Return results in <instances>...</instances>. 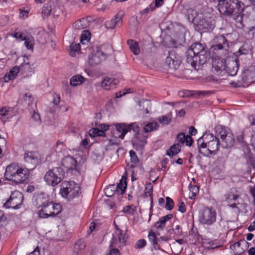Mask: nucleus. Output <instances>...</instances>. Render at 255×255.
<instances>
[{
	"label": "nucleus",
	"instance_id": "18",
	"mask_svg": "<svg viewBox=\"0 0 255 255\" xmlns=\"http://www.w3.org/2000/svg\"><path fill=\"white\" fill-rule=\"evenodd\" d=\"M198 26L205 31H211L215 27V20L212 17H204L199 20Z\"/></svg>",
	"mask_w": 255,
	"mask_h": 255
},
{
	"label": "nucleus",
	"instance_id": "11",
	"mask_svg": "<svg viewBox=\"0 0 255 255\" xmlns=\"http://www.w3.org/2000/svg\"><path fill=\"white\" fill-rule=\"evenodd\" d=\"M181 63L180 57L174 50L168 52V56L166 57L165 63L168 67L172 69H177Z\"/></svg>",
	"mask_w": 255,
	"mask_h": 255
},
{
	"label": "nucleus",
	"instance_id": "43",
	"mask_svg": "<svg viewBox=\"0 0 255 255\" xmlns=\"http://www.w3.org/2000/svg\"><path fill=\"white\" fill-rule=\"evenodd\" d=\"M187 138V139L191 140V136L188 135H186L183 132H180L177 135V139H178V141L181 143H184L185 141H186Z\"/></svg>",
	"mask_w": 255,
	"mask_h": 255
},
{
	"label": "nucleus",
	"instance_id": "51",
	"mask_svg": "<svg viewBox=\"0 0 255 255\" xmlns=\"http://www.w3.org/2000/svg\"><path fill=\"white\" fill-rule=\"evenodd\" d=\"M236 142L239 143L241 145L244 146L245 142L244 139L243 133H240L237 136Z\"/></svg>",
	"mask_w": 255,
	"mask_h": 255
},
{
	"label": "nucleus",
	"instance_id": "31",
	"mask_svg": "<svg viewBox=\"0 0 255 255\" xmlns=\"http://www.w3.org/2000/svg\"><path fill=\"white\" fill-rule=\"evenodd\" d=\"M134 141L133 144L135 143H141L143 144H145L146 143V140L147 138V135H145L143 132L139 131L136 134H134Z\"/></svg>",
	"mask_w": 255,
	"mask_h": 255
},
{
	"label": "nucleus",
	"instance_id": "42",
	"mask_svg": "<svg viewBox=\"0 0 255 255\" xmlns=\"http://www.w3.org/2000/svg\"><path fill=\"white\" fill-rule=\"evenodd\" d=\"M23 100L25 102V104H27L28 106H30L31 104L33 103L34 98L31 94L26 93L23 96Z\"/></svg>",
	"mask_w": 255,
	"mask_h": 255
},
{
	"label": "nucleus",
	"instance_id": "48",
	"mask_svg": "<svg viewBox=\"0 0 255 255\" xmlns=\"http://www.w3.org/2000/svg\"><path fill=\"white\" fill-rule=\"evenodd\" d=\"M168 232L170 234H171V232H174V234L178 237L181 236L182 235V230L179 225H177L176 226L175 230L172 229V230H168Z\"/></svg>",
	"mask_w": 255,
	"mask_h": 255
},
{
	"label": "nucleus",
	"instance_id": "29",
	"mask_svg": "<svg viewBox=\"0 0 255 255\" xmlns=\"http://www.w3.org/2000/svg\"><path fill=\"white\" fill-rule=\"evenodd\" d=\"M180 147L181 146L179 143H175L167 150L166 154L170 158H172L180 151Z\"/></svg>",
	"mask_w": 255,
	"mask_h": 255
},
{
	"label": "nucleus",
	"instance_id": "8",
	"mask_svg": "<svg viewBox=\"0 0 255 255\" xmlns=\"http://www.w3.org/2000/svg\"><path fill=\"white\" fill-rule=\"evenodd\" d=\"M65 172L62 167H55L46 173L44 180L48 185L55 186L62 181Z\"/></svg>",
	"mask_w": 255,
	"mask_h": 255
},
{
	"label": "nucleus",
	"instance_id": "19",
	"mask_svg": "<svg viewBox=\"0 0 255 255\" xmlns=\"http://www.w3.org/2000/svg\"><path fill=\"white\" fill-rule=\"evenodd\" d=\"M217 59L215 58L213 59L212 66L216 74L219 75L221 74L223 70L226 71L227 64L225 63V59H221L218 56H217Z\"/></svg>",
	"mask_w": 255,
	"mask_h": 255
},
{
	"label": "nucleus",
	"instance_id": "34",
	"mask_svg": "<svg viewBox=\"0 0 255 255\" xmlns=\"http://www.w3.org/2000/svg\"><path fill=\"white\" fill-rule=\"evenodd\" d=\"M116 187H117L118 192L120 190L121 191V194H123L126 191L127 187V178L123 176L122 178L120 180V182L116 185Z\"/></svg>",
	"mask_w": 255,
	"mask_h": 255
},
{
	"label": "nucleus",
	"instance_id": "53",
	"mask_svg": "<svg viewBox=\"0 0 255 255\" xmlns=\"http://www.w3.org/2000/svg\"><path fill=\"white\" fill-rule=\"evenodd\" d=\"M154 7L153 6V4L152 3L150 4L149 5V7H147L145 8H144L143 10L141 11H140V14H147L149 11H152L154 9Z\"/></svg>",
	"mask_w": 255,
	"mask_h": 255
},
{
	"label": "nucleus",
	"instance_id": "27",
	"mask_svg": "<svg viewBox=\"0 0 255 255\" xmlns=\"http://www.w3.org/2000/svg\"><path fill=\"white\" fill-rule=\"evenodd\" d=\"M117 130L121 133L119 137L122 139H124L125 135L128 132L127 124L126 123H120L115 124Z\"/></svg>",
	"mask_w": 255,
	"mask_h": 255
},
{
	"label": "nucleus",
	"instance_id": "14",
	"mask_svg": "<svg viewBox=\"0 0 255 255\" xmlns=\"http://www.w3.org/2000/svg\"><path fill=\"white\" fill-rule=\"evenodd\" d=\"M33 203L37 208H41L43 206L47 204L51 199L50 196L45 193H35L33 197Z\"/></svg>",
	"mask_w": 255,
	"mask_h": 255
},
{
	"label": "nucleus",
	"instance_id": "36",
	"mask_svg": "<svg viewBox=\"0 0 255 255\" xmlns=\"http://www.w3.org/2000/svg\"><path fill=\"white\" fill-rule=\"evenodd\" d=\"M116 192H118V191L115 184L109 185L104 189L105 194L107 197L112 196Z\"/></svg>",
	"mask_w": 255,
	"mask_h": 255
},
{
	"label": "nucleus",
	"instance_id": "23",
	"mask_svg": "<svg viewBox=\"0 0 255 255\" xmlns=\"http://www.w3.org/2000/svg\"><path fill=\"white\" fill-rule=\"evenodd\" d=\"M19 67L20 70L27 75H31L34 72L33 64L30 65L29 62L28 61L26 62V60L24 59H23V62L20 65Z\"/></svg>",
	"mask_w": 255,
	"mask_h": 255
},
{
	"label": "nucleus",
	"instance_id": "16",
	"mask_svg": "<svg viewBox=\"0 0 255 255\" xmlns=\"http://www.w3.org/2000/svg\"><path fill=\"white\" fill-rule=\"evenodd\" d=\"M124 16V12L120 11L115 15L113 18L110 20L106 21L105 26L107 28L113 29L117 27H121L123 24V18Z\"/></svg>",
	"mask_w": 255,
	"mask_h": 255
},
{
	"label": "nucleus",
	"instance_id": "54",
	"mask_svg": "<svg viewBox=\"0 0 255 255\" xmlns=\"http://www.w3.org/2000/svg\"><path fill=\"white\" fill-rule=\"evenodd\" d=\"M73 26L77 29H82L84 28V26L82 25L81 20L76 21L73 24Z\"/></svg>",
	"mask_w": 255,
	"mask_h": 255
},
{
	"label": "nucleus",
	"instance_id": "15",
	"mask_svg": "<svg viewBox=\"0 0 255 255\" xmlns=\"http://www.w3.org/2000/svg\"><path fill=\"white\" fill-rule=\"evenodd\" d=\"M24 159L26 163L32 165L33 167L31 168L32 169L40 162L41 156L36 151H25L24 154Z\"/></svg>",
	"mask_w": 255,
	"mask_h": 255
},
{
	"label": "nucleus",
	"instance_id": "30",
	"mask_svg": "<svg viewBox=\"0 0 255 255\" xmlns=\"http://www.w3.org/2000/svg\"><path fill=\"white\" fill-rule=\"evenodd\" d=\"M127 43L131 51L134 55H138L140 52L138 43L133 39H129Z\"/></svg>",
	"mask_w": 255,
	"mask_h": 255
},
{
	"label": "nucleus",
	"instance_id": "49",
	"mask_svg": "<svg viewBox=\"0 0 255 255\" xmlns=\"http://www.w3.org/2000/svg\"><path fill=\"white\" fill-rule=\"evenodd\" d=\"M146 245V242L144 239L138 240L135 244V248L137 249L144 248Z\"/></svg>",
	"mask_w": 255,
	"mask_h": 255
},
{
	"label": "nucleus",
	"instance_id": "62",
	"mask_svg": "<svg viewBox=\"0 0 255 255\" xmlns=\"http://www.w3.org/2000/svg\"><path fill=\"white\" fill-rule=\"evenodd\" d=\"M164 3V0H155V4H154V8L155 7H159L161 6Z\"/></svg>",
	"mask_w": 255,
	"mask_h": 255
},
{
	"label": "nucleus",
	"instance_id": "50",
	"mask_svg": "<svg viewBox=\"0 0 255 255\" xmlns=\"http://www.w3.org/2000/svg\"><path fill=\"white\" fill-rule=\"evenodd\" d=\"M71 51L70 54L71 56H73V52H77L80 50V45L79 44L72 43L70 45Z\"/></svg>",
	"mask_w": 255,
	"mask_h": 255
},
{
	"label": "nucleus",
	"instance_id": "59",
	"mask_svg": "<svg viewBox=\"0 0 255 255\" xmlns=\"http://www.w3.org/2000/svg\"><path fill=\"white\" fill-rule=\"evenodd\" d=\"M197 129L193 126H191L189 127V133L190 136H191L192 135H195L197 133Z\"/></svg>",
	"mask_w": 255,
	"mask_h": 255
},
{
	"label": "nucleus",
	"instance_id": "22",
	"mask_svg": "<svg viewBox=\"0 0 255 255\" xmlns=\"http://www.w3.org/2000/svg\"><path fill=\"white\" fill-rule=\"evenodd\" d=\"M173 216L172 214H169L165 216L161 217L159 220L154 224V227L157 229L163 230L165 227L166 222L171 219Z\"/></svg>",
	"mask_w": 255,
	"mask_h": 255
},
{
	"label": "nucleus",
	"instance_id": "9",
	"mask_svg": "<svg viewBox=\"0 0 255 255\" xmlns=\"http://www.w3.org/2000/svg\"><path fill=\"white\" fill-rule=\"evenodd\" d=\"M199 222L203 224L210 226L216 221V212L212 208H204L199 217Z\"/></svg>",
	"mask_w": 255,
	"mask_h": 255
},
{
	"label": "nucleus",
	"instance_id": "45",
	"mask_svg": "<svg viewBox=\"0 0 255 255\" xmlns=\"http://www.w3.org/2000/svg\"><path fill=\"white\" fill-rule=\"evenodd\" d=\"M158 121L162 125H168L171 121V118L167 115L163 116L158 118Z\"/></svg>",
	"mask_w": 255,
	"mask_h": 255
},
{
	"label": "nucleus",
	"instance_id": "58",
	"mask_svg": "<svg viewBox=\"0 0 255 255\" xmlns=\"http://www.w3.org/2000/svg\"><path fill=\"white\" fill-rule=\"evenodd\" d=\"M14 36L17 39H19L21 41L26 40V37L25 36H23L22 34L20 32L15 33L14 34Z\"/></svg>",
	"mask_w": 255,
	"mask_h": 255
},
{
	"label": "nucleus",
	"instance_id": "5",
	"mask_svg": "<svg viewBox=\"0 0 255 255\" xmlns=\"http://www.w3.org/2000/svg\"><path fill=\"white\" fill-rule=\"evenodd\" d=\"M60 193L62 197L69 201L78 197L81 194L79 184L71 181H65L62 183Z\"/></svg>",
	"mask_w": 255,
	"mask_h": 255
},
{
	"label": "nucleus",
	"instance_id": "44",
	"mask_svg": "<svg viewBox=\"0 0 255 255\" xmlns=\"http://www.w3.org/2000/svg\"><path fill=\"white\" fill-rule=\"evenodd\" d=\"M51 10L52 9L50 6H48V4L44 5L41 12L43 17L45 18V17L48 16L51 12Z\"/></svg>",
	"mask_w": 255,
	"mask_h": 255
},
{
	"label": "nucleus",
	"instance_id": "2",
	"mask_svg": "<svg viewBox=\"0 0 255 255\" xmlns=\"http://www.w3.org/2000/svg\"><path fill=\"white\" fill-rule=\"evenodd\" d=\"M199 152L204 156L215 154L219 148L220 140L216 134L205 133L197 140Z\"/></svg>",
	"mask_w": 255,
	"mask_h": 255
},
{
	"label": "nucleus",
	"instance_id": "37",
	"mask_svg": "<svg viewBox=\"0 0 255 255\" xmlns=\"http://www.w3.org/2000/svg\"><path fill=\"white\" fill-rule=\"evenodd\" d=\"M146 186L145 187L144 195L145 196L147 197L148 195L150 196L151 202L152 203L153 200V187L150 182H147L146 184Z\"/></svg>",
	"mask_w": 255,
	"mask_h": 255
},
{
	"label": "nucleus",
	"instance_id": "38",
	"mask_svg": "<svg viewBox=\"0 0 255 255\" xmlns=\"http://www.w3.org/2000/svg\"><path fill=\"white\" fill-rule=\"evenodd\" d=\"M189 188L192 194V196L190 197L191 199H192V197H195L199 193V187L197 186L196 184L193 185L192 183H191L189 184Z\"/></svg>",
	"mask_w": 255,
	"mask_h": 255
},
{
	"label": "nucleus",
	"instance_id": "64",
	"mask_svg": "<svg viewBox=\"0 0 255 255\" xmlns=\"http://www.w3.org/2000/svg\"><path fill=\"white\" fill-rule=\"evenodd\" d=\"M89 135L91 137H96L97 136V133H96V128H93L89 130Z\"/></svg>",
	"mask_w": 255,
	"mask_h": 255
},
{
	"label": "nucleus",
	"instance_id": "1",
	"mask_svg": "<svg viewBox=\"0 0 255 255\" xmlns=\"http://www.w3.org/2000/svg\"><path fill=\"white\" fill-rule=\"evenodd\" d=\"M186 61L196 70L206 63L211 58L210 52L206 46L200 43L191 45L185 52Z\"/></svg>",
	"mask_w": 255,
	"mask_h": 255
},
{
	"label": "nucleus",
	"instance_id": "20",
	"mask_svg": "<svg viewBox=\"0 0 255 255\" xmlns=\"http://www.w3.org/2000/svg\"><path fill=\"white\" fill-rule=\"evenodd\" d=\"M239 60H235L229 61L226 66V71L230 76H234L236 75L239 70Z\"/></svg>",
	"mask_w": 255,
	"mask_h": 255
},
{
	"label": "nucleus",
	"instance_id": "57",
	"mask_svg": "<svg viewBox=\"0 0 255 255\" xmlns=\"http://www.w3.org/2000/svg\"><path fill=\"white\" fill-rule=\"evenodd\" d=\"M24 45L27 48V49H33V45L30 41H28V40L26 38V40H24Z\"/></svg>",
	"mask_w": 255,
	"mask_h": 255
},
{
	"label": "nucleus",
	"instance_id": "10",
	"mask_svg": "<svg viewBox=\"0 0 255 255\" xmlns=\"http://www.w3.org/2000/svg\"><path fill=\"white\" fill-rule=\"evenodd\" d=\"M23 196L21 192L15 191L11 193L9 198L3 204L6 208L17 209L20 208L23 202Z\"/></svg>",
	"mask_w": 255,
	"mask_h": 255
},
{
	"label": "nucleus",
	"instance_id": "24",
	"mask_svg": "<svg viewBox=\"0 0 255 255\" xmlns=\"http://www.w3.org/2000/svg\"><path fill=\"white\" fill-rule=\"evenodd\" d=\"M20 70L19 66H14L9 73L4 76L3 79L4 82H8L9 81L14 79Z\"/></svg>",
	"mask_w": 255,
	"mask_h": 255
},
{
	"label": "nucleus",
	"instance_id": "41",
	"mask_svg": "<svg viewBox=\"0 0 255 255\" xmlns=\"http://www.w3.org/2000/svg\"><path fill=\"white\" fill-rule=\"evenodd\" d=\"M90 35V33L89 31L84 30L80 38V41L82 44H85L84 41L86 42H89L90 39L89 36Z\"/></svg>",
	"mask_w": 255,
	"mask_h": 255
},
{
	"label": "nucleus",
	"instance_id": "3",
	"mask_svg": "<svg viewBox=\"0 0 255 255\" xmlns=\"http://www.w3.org/2000/svg\"><path fill=\"white\" fill-rule=\"evenodd\" d=\"M30 171L26 168L20 167L15 163L8 165L5 169V178L16 184L26 183L28 181Z\"/></svg>",
	"mask_w": 255,
	"mask_h": 255
},
{
	"label": "nucleus",
	"instance_id": "28",
	"mask_svg": "<svg viewBox=\"0 0 255 255\" xmlns=\"http://www.w3.org/2000/svg\"><path fill=\"white\" fill-rule=\"evenodd\" d=\"M139 106L141 107L140 110L142 111L143 114H147L149 113V110H150L151 107L150 101L148 100H142L139 102Z\"/></svg>",
	"mask_w": 255,
	"mask_h": 255
},
{
	"label": "nucleus",
	"instance_id": "40",
	"mask_svg": "<svg viewBox=\"0 0 255 255\" xmlns=\"http://www.w3.org/2000/svg\"><path fill=\"white\" fill-rule=\"evenodd\" d=\"M127 127L128 132L132 130L134 132V134H136L139 131V127L136 123L127 124Z\"/></svg>",
	"mask_w": 255,
	"mask_h": 255
},
{
	"label": "nucleus",
	"instance_id": "46",
	"mask_svg": "<svg viewBox=\"0 0 255 255\" xmlns=\"http://www.w3.org/2000/svg\"><path fill=\"white\" fill-rule=\"evenodd\" d=\"M213 93L212 91H193L192 94L197 96H208Z\"/></svg>",
	"mask_w": 255,
	"mask_h": 255
},
{
	"label": "nucleus",
	"instance_id": "47",
	"mask_svg": "<svg viewBox=\"0 0 255 255\" xmlns=\"http://www.w3.org/2000/svg\"><path fill=\"white\" fill-rule=\"evenodd\" d=\"M129 155L130 157V161L132 163L136 164L139 162V159L136 153L132 150L129 151Z\"/></svg>",
	"mask_w": 255,
	"mask_h": 255
},
{
	"label": "nucleus",
	"instance_id": "21",
	"mask_svg": "<svg viewBox=\"0 0 255 255\" xmlns=\"http://www.w3.org/2000/svg\"><path fill=\"white\" fill-rule=\"evenodd\" d=\"M61 164L67 170L75 169L77 166V160L70 156L64 157L62 160Z\"/></svg>",
	"mask_w": 255,
	"mask_h": 255
},
{
	"label": "nucleus",
	"instance_id": "6",
	"mask_svg": "<svg viewBox=\"0 0 255 255\" xmlns=\"http://www.w3.org/2000/svg\"><path fill=\"white\" fill-rule=\"evenodd\" d=\"M215 132L219 137L222 147L230 148L236 143L234 134L227 128L218 126L215 128Z\"/></svg>",
	"mask_w": 255,
	"mask_h": 255
},
{
	"label": "nucleus",
	"instance_id": "52",
	"mask_svg": "<svg viewBox=\"0 0 255 255\" xmlns=\"http://www.w3.org/2000/svg\"><path fill=\"white\" fill-rule=\"evenodd\" d=\"M186 209L184 203L181 200L178 201V211L182 213L186 212Z\"/></svg>",
	"mask_w": 255,
	"mask_h": 255
},
{
	"label": "nucleus",
	"instance_id": "35",
	"mask_svg": "<svg viewBox=\"0 0 255 255\" xmlns=\"http://www.w3.org/2000/svg\"><path fill=\"white\" fill-rule=\"evenodd\" d=\"M159 125L156 122L149 123L145 125L143 130L145 133H148L157 129Z\"/></svg>",
	"mask_w": 255,
	"mask_h": 255
},
{
	"label": "nucleus",
	"instance_id": "7",
	"mask_svg": "<svg viewBox=\"0 0 255 255\" xmlns=\"http://www.w3.org/2000/svg\"><path fill=\"white\" fill-rule=\"evenodd\" d=\"M62 211V206L59 203H56L50 200L38 211V216L41 219L54 217Z\"/></svg>",
	"mask_w": 255,
	"mask_h": 255
},
{
	"label": "nucleus",
	"instance_id": "33",
	"mask_svg": "<svg viewBox=\"0 0 255 255\" xmlns=\"http://www.w3.org/2000/svg\"><path fill=\"white\" fill-rule=\"evenodd\" d=\"M86 247V244L84 240L81 239L78 240L75 244L74 247V252L77 254L83 251Z\"/></svg>",
	"mask_w": 255,
	"mask_h": 255
},
{
	"label": "nucleus",
	"instance_id": "61",
	"mask_svg": "<svg viewBox=\"0 0 255 255\" xmlns=\"http://www.w3.org/2000/svg\"><path fill=\"white\" fill-rule=\"evenodd\" d=\"M96 133L97 136H103L105 137L106 136V133L104 130H102L101 129H99L96 128Z\"/></svg>",
	"mask_w": 255,
	"mask_h": 255
},
{
	"label": "nucleus",
	"instance_id": "26",
	"mask_svg": "<svg viewBox=\"0 0 255 255\" xmlns=\"http://www.w3.org/2000/svg\"><path fill=\"white\" fill-rule=\"evenodd\" d=\"M148 238L154 249L161 250L160 245L158 244V238H157L155 232L150 231L148 233Z\"/></svg>",
	"mask_w": 255,
	"mask_h": 255
},
{
	"label": "nucleus",
	"instance_id": "32",
	"mask_svg": "<svg viewBox=\"0 0 255 255\" xmlns=\"http://www.w3.org/2000/svg\"><path fill=\"white\" fill-rule=\"evenodd\" d=\"M85 81V78L80 75H77L73 76L70 81V84L71 86H77L83 83Z\"/></svg>",
	"mask_w": 255,
	"mask_h": 255
},
{
	"label": "nucleus",
	"instance_id": "60",
	"mask_svg": "<svg viewBox=\"0 0 255 255\" xmlns=\"http://www.w3.org/2000/svg\"><path fill=\"white\" fill-rule=\"evenodd\" d=\"M250 191L253 197V204L255 205V185L253 187H250Z\"/></svg>",
	"mask_w": 255,
	"mask_h": 255
},
{
	"label": "nucleus",
	"instance_id": "25",
	"mask_svg": "<svg viewBox=\"0 0 255 255\" xmlns=\"http://www.w3.org/2000/svg\"><path fill=\"white\" fill-rule=\"evenodd\" d=\"M118 82L115 78L106 77L101 82V86L106 90H109L112 86H115Z\"/></svg>",
	"mask_w": 255,
	"mask_h": 255
},
{
	"label": "nucleus",
	"instance_id": "39",
	"mask_svg": "<svg viewBox=\"0 0 255 255\" xmlns=\"http://www.w3.org/2000/svg\"><path fill=\"white\" fill-rule=\"evenodd\" d=\"M166 203L163 206V208H165L166 210L170 211L174 207V202L173 200L169 197H167L165 198Z\"/></svg>",
	"mask_w": 255,
	"mask_h": 255
},
{
	"label": "nucleus",
	"instance_id": "55",
	"mask_svg": "<svg viewBox=\"0 0 255 255\" xmlns=\"http://www.w3.org/2000/svg\"><path fill=\"white\" fill-rule=\"evenodd\" d=\"M53 103L54 105H57L59 104L60 101V96L56 93H54L53 95Z\"/></svg>",
	"mask_w": 255,
	"mask_h": 255
},
{
	"label": "nucleus",
	"instance_id": "4",
	"mask_svg": "<svg viewBox=\"0 0 255 255\" xmlns=\"http://www.w3.org/2000/svg\"><path fill=\"white\" fill-rule=\"evenodd\" d=\"M244 8V3L239 0H220L218 10L222 14L231 16L237 19Z\"/></svg>",
	"mask_w": 255,
	"mask_h": 255
},
{
	"label": "nucleus",
	"instance_id": "63",
	"mask_svg": "<svg viewBox=\"0 0 255 255\" xmlns=\"http://www.w3.org/2000/svg\"><path fill=\"white\" fill-rule=\"evenodd\" d=\"M109 255H121L119 250L117 249H112Z\"/></svg>",
	"mask_w": 255,
	"mask_h": 255
},
{
	"label": "nucleus",
	"instance_id": "12",
	"mask_svg": "<svg viewBox=\"0 0 255 255\" xmlns=\"http://www.w3.org/2000/svg\"><path fill=\"white\" fill-rule=\"evenodd\" d=\"M127 238L126 237V234H123L121 229H118L114 232L110 246V247H116L120 243L121 245L119 247L121 248L126 245Z\"/></svg>",
	"mask_w": 255,
	"mask_h": 255
},
{
	"label": "nucleus",
	"instance_id": "13",
	"mask_svg": "<svg viewBox=\"0 0 255 255\" xmlns=\"http://www.w3.org/2000/svg\"><path fill=\"white\" fill-rule=\"evenodd\" d=\"M213 43L211 47L213 49V52L216 53L215 51L224 49H226L229 48V44L227 40L224 36V35H219L216 36L213 39Z\"/></svg>",
	"mask_w": 255,
	"mask_h": 255
},
{
	"label": "nucleus",
	"instance_id": "17",
	"mask_svg": "<svg viewBox=\"0 0 255 255\" xmlns=\"http://www.w3.org/2000/svg\"><path fill=\"white\" fill-rule=\"evenodd\" d=\"M107 58V54L101 50H97L89 55V63L92 66L99 64Z\"/></svg>",
	"mask_w": 255,
	"mask_h": 255
},
{
	"label": "nucleus",
	"instance_id": "56",
	"mask_svg": "<svg viewBox=\"0 0 255 255\" xmlns=\"http://www.w3.org/2000/svg\"><path fill=\"white\" fill-rule=\"evenodd\" d=\"M190 235H191L192 236H194L195 237L198 238L199 236V234L198 233V230L197 228H194V225L192 226V228L191 229L190 232Z\"/></svg>",
	"mask_w": 255,
	"mask_h": 255
}]
</instances>
